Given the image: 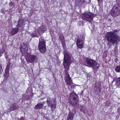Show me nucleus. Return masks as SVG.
<instances>
[{
	"instance_id": "obj_5",
	"label": "nucleus",
	"mask_w": 120,
	"mask_h": 120,
	"mask_svg": "<svg viewBox=\"0 0 120 120\" xmlns=\"http://www.w3.org/2000/svg\"><path fill=\"white\" fill-rule=\"evenodd\" d=\"M86 62L89 67L93 68V67L95 66L97 69L99 68V64L93 59L87 58L86 59Z\"/></svg>"
},
{
	"instance_id": "obj_11",
	"label": "nucleus",
	"mask_w": 120,
	"mask_h": 120,
	"mask_svg": "<svg viewBox=\"0 0 120 120\" xmlns=\"http://www.w3.org/2000/svg\"><path fill=\"white\" fill-rule=\"evenodd\" d=\"M21 51L23 53H25L27 52V48L26 45H23L22 48H21Z\"/></svg>"
},
{
	"instance_id": "obj_12",
	"label": "nucleus",
	"mask_w": 120,
	"mask_h": 120,
	"mask_svg": "<svg viewBox=\"0 0 120 120\" xmlns=\"http://www.w3.org/2000/svg\"><path fill=\"white\" fill-rule=\"evenodd\" d=\"M66 82L68 85H70L72 84V81L71 80L70 78H68L65 79Z\"/></svg>"
},
{
	"instance_id": "obj_28",
	"label": "nucleus",
	"mask_w": 120,
	"mask_h": 120,
	"mask_svg": "<svg viewBox=\"0 0 120 120\" xmlns=\"http://www.w3.org/2000/svg\"><path fill=\"white\" fill-rule=\"evenodd\" d=\"M75 85H76V86H77V85H76V84H75Z\"/></svg>"
},
{
	"instance_id": "obj_22",
	"label": "nucleus",
	"mask_w": 120,
	"mask_h": 120,
	"mask_svg": "<svg viewBox=\"0 0 120 120\" xmlns=\"http://www.w3.org/2000/svg\"><path fill=\"white\" fill-rule=\"evenodd\" d=\"M75 100H76V97L77 98L78 97V96H77V94H75Z\"/></svg>"
},
{
	"instance_id": "obj_21",
	"label": "nucleus",
	"mask_w": 120,
	"mask_h": 120,
	"mask_svg": "<svg viewBox=\"0 0 120 120\" xmlns=\"http://www.w3.org/2000/svg\"><path fill=\"white\" fill-rule=\"evenodd\" d=\"M1 12L4 14L5 12V11L4 10V9H2L1 10Z\"/></svg>"
},
{
	"instance_id": "obj_7",
	"label": "nucleus",
	"mask_w": 120,
	"mask_h": 120,
	"mask_svg": "<svg viewBox=\"0 0 120 120\" xmlns=\"http://www.w3.org/2000/svg\"><path fill=\"white\" fill-rule=\"evenodd\" d=\"M26 60L28 63H32L34 61L36 60L37 59V56H35L29 54L26 57Z\"/></svg>"
},
{
	"instance_id": "obj_10",
	"label": "nucleus",
	"mask_w": 120,
	"mask_h": 120,
	"mask_svg": "<svg viewBox=\"0 0 120 120\" xmlns=\"http://www.w3.org/2000/svg\"><path fill=\"white\" fill-rule=\"evenodd\" d=\"M44 104V102L39 103L35 106L34 108L38 109H41L43 107Z\"/></svg>"
},
{
	"instance_id": "obj_25",
	"label": "nucleus",
	"mask_w": 120,
	"mask_h": 120,
	"mask_svg": "<svg viewBox=\"0 0 120 120\" xmlns=\"http://www.w3.org/2000/svg\"><path fill=\"white\" fill-rule=\"evenodd\" d=\"M71 103H72V102H71ZM72 104H74V103H72Z\"/></svg>"
},
{
	"instance_id": "obj_2",
	"label": "nucleus",
	"mask_w": 120,
	"mask_h": 120,
	"mask_svg": "<svg viewBox=\"0 0 120 120\" xmlns=\"http://www.w3.org/2000/svg\"><path fill=\"white\" fill-rule=\"evenodd\" d=\"M64 57L63 61V65L66 70H68L69 68L71 59L73 58L71 55L69 54L66 52H64Z\"/></svg>"
},
{
	"instance_id": "obj_17",
	"label": "nucleus",
	"mask_w": 120,
	"mask_h": 120,
	"mask_svg": "<svg viewBox=\"0 0 120 120\" xmlns=\"http://www.w3.org/2000/svg\"><path fill=\"white\" fill-rule=\"evenodd\" d=\"M68 78H70L68 73L67 72H66V76L65 78V79Z\"/></svg>"
},
{
	"instance_id": "obj_8",
	"label": "nucleus",
	"mask_w": 120,
	"mask_h": 120,
	"mask_svg": "<svg viewBox=\"0 0 120 120\" xmlns=\"http://www.w3.org/2000/svg\"><path fill=\"white\" fill-rule=\"evenodd\" d=\"M82 41L79 38L77 40L76 44L78 48H82L83 47Z\"/></svg>"
},
{
	"instance_id": "obj_3",
	"label": "nucleus",
	"mask_w": 120,
	"mask_h": 120,
	"mask_svg": "<svg viewBox=\"0 0 120 120\" xmlns=\"http://www.w3.org/2000/svg\"><path fill=\"white\" fill-rule=\"evenodd\" d=\"M45 43L46 42L44 39L42 37L40 38L38 46L40 51L41 53L45 52L46 50Z\"/></svg>"
},
{
	"instance_id": "obj_18",
	"label": "nucleus",
	"mask_w": 120,
	"mask_h": 120,
	"mask_svg": "<svg viewBox=\"0 0 120 120\" xmlns=\"http://www.w3.org/2000/svg\"><path fill=\"white\" fill-rule=\"evenodd\" d=\"M77 1L79 3H81L84 2V0H77Z\"/></svg>"
},
{
	"instance_id": "obj_13",
	"label": "nucleus",
	"mask_w": 120,
	"mask_h": 120,
	"mask_svg": "<svg viewBox=\"0 0 120 120\" xmlns=\"http://www.w3.org/2000/svg\"><path fill=\"white\" fill-rule=\"evenodd\" d=\"M19 30V29L18 28H15L13 29L11 32V33L12 35H14L16 34Z\"/></svg>"
},
{
	"instance_id": "obj_20",
	"label": "nucleus",
	"mask_w": 120,
	"mask_h": 120,
	"mask_svg": "<svg viewBox=\"0 0 120 120\" xmlns=\"http://www.w3.org/2000/svg\"><path fill=\"white\" fill-rule=\"evenodd\" d=\"M2 71V70L1 66L0 65V74L1 73Z\"/></svg>"
},
{
	"instance_id": "obj_26",
	"label": "nucleus",
	"mask_w": 120,
	"mask_h": 120,
	"mask_svg": "<svg viewBox=\"0 0 120 120\" xmlns=\"http://www.w3.org/2000/svg\"><path fill=\"white\" fill-rule=\"evenodd\" d=\"M99 0H98V2H99Z\"/></svg>"
},
{
	"instance_id": "obj_1",
	"label": "nucleus",
	"mask_w": 120,
	"mask_h": 120,
	"mask_svg": "<svg viewBox=\"0 0 120 120\" xmlns=\"http://www.w3.org/2000/svg\"><path fill=\"white\" fill-rule=\"evenodd\" d=\"M116 31L115 30L114 31L108 32L105 35V38L109 43L116 44L120 41V37L116 33Z\"/></svg>"
},
{
	"instance_id": "obj_19",
	"label": "nucleus",
	"mask_w": 120,
	"mask_h": 120,
	"mask_svg": "<svg viewBox=\"0 0 120 120\" xmlns=\"http://www.w3.org/2000/svg\"><path fill=\"white\" fill-rule=\"evenodd\" d=\"M9 67H10V66H9V64H7V67L6 69V70H7L8 71V70L9 68Z\"/></svg>"
},
{
	"instance_id": "obj_9",
	"label": "nucleus",
	"mask_w": 120,
	"mask_h": 120,
	"mask_svg": "<svg viewBox=\"0 0 120 120\" xmlns=\"http://www.w3.org/2000/svg\"><path fill=\"white\" fill-rule=\"evenodd\" d=\"M47 104L49 106L50 105L51 107L53 106L55 102V101L53 99H51L50 98H48L47 101Z\"/></svg>"
},
{
	"instance_id": "obj_6",
	"label": "nucleus",
	"mask_w": 120,
	"mask_h": 120,
	"mask_svg": "<svg viewBox=\"0 0 120 120\" xmlns=\"http://www.w3.org/2000/svg\"><path fill=\"white\" fill-rule=\"evenodd\" d=\"M93 14L91 13L86 12L84 14L83 18H84V19L88 21L91 22V21L93 19Z\"/></svg>"
},
{
	"instance_id": "obj_27",
	"label": "nucleus",
	"mask_w": 120,
	"mask_h": 120,
	"mask_svg": "<svg viewBox=\"0 0 120 120\" xmlns=\"http://www.w3.org/2000/svg\"><path fill=\"white\" fill-rule=\"evenodd\" d=\"M73 99H74V100H75V99H74V98H73Z\"/></svg>"
},
{
	"instance_id": "obj_15",
	"label": "nucleus",
	"mask_w": 120,
	"mask_h": 120,
	"mask_svg": "<svg viewBox=\"0 0 120 120\" xmlns=\"http://www.w3.org/2000/svg\"><path fill=\"white\" fill-rule=\"evenodd\" d=\"M115 70L117 72H120V66H117L115 68Z\"/></svg>"
},
{
	"instance_id": "obj_16",
	"label": "nucleus",
	"mask_w": 120,
	"mask_h": 120,
	"mask_svg": "<svg viewBox=\"0 0 120 120\" xmlns=\"http://www.w3.org/2000/svg\"><path fill=\"white\" fill-rule=\"evenodd\" d=\"M72 116L71 115L69 114L67 120H72Z\"/></svg>"
},
{
	"instance_id": "obj_24",
	"label": "nucleus",
	"mask_w": 120,
	"mask_h": 120,
	"mask_svg": "<svg viewBox=\"0 0 120 120\" xmlns=\"http://www.w3.org/2000/svg\"><path fill=\"white\" fill-rule=\"evenodd\" d=\"M2 52L0 51V54Z\"/></svg>"
},
{
	"instance_id": "obj_14",
	"label": "nucleus",
	"mask_w": 120,
	"mask_h": 120,
	"mask_svg": "<svg viewBox=\"0 0 120 120\" xmlns=\"http://www.w3.org/2000/svg\"><path fill=\"white\" fill-rule=\"evenodd\" d=\"M116 85L117 86L120 88V77L116 79Z\"/></svg>"
},
{
	"instance_id": "obj_4",
	"label": "nucleus",
	"mask_w": 120,
	"mask_h": 120,
	"mask_svg": "<svg viewBox=\"0 0 120 120\" xmlns=\"http://www.w3.org/2000/svg\"><path fill=\"white\" fill-rule=\"evenodd\" d=\"M120 13V6L117 4L114 6L111 11V14L113 17H115L119 15Z\"/></svg>"
},
{
	"instance_id": "obj_23",
	"label": "nucleus",
	"mask_w": 120,
	"mask_h": 120,
	"mask_svg": "<svg viewBox=\"0 0 120 120\" xmlns=\"http://www.w3.org/2000/svg\"><path fill=\"white\" fill-rule=\"evenodd\" d=\"M18 25L19 26H21V25L19 23H18Z\"/></svg>"
}]
</instances>
